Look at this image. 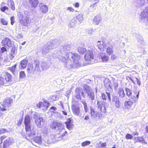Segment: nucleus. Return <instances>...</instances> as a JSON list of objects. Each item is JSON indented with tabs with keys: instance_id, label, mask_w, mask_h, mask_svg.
I'll list each match as a JSON object with an SVG mask.
<instances>
[{
	"instance_id": "1",
	"label": "nucleus",
	"mask_w": 148,
	"mask_h": 148,
	"mask_svg": "<svg viewBox=\"0 0 148 148\" xmlns=\"http://www.w3.org/2000/svg\"><path fill=\"white\" fill-rule=\"evenodd\" d=\"M97 104L98 108L100 111V112H98L95 111V110L92 108L90 109V114L91 116L94 118L98 117L99 119L102 117L103 114H105L106 112V109L105 106H101L100 104V102L97 101Z\"/></svg>"
},
{
	"instance_id": "2",
	"label": "nucleus",
	"mask_w": 148,
	"mask_h": 148,
	"mask_svg": "<svg viewBox=\"0 0 148 148\" xmlns=\"http://www.w3.org/2000/svg\"><path fill=\"white\" fill-rule=\"evenodd\" d=\"M12 81V76L8 72H5L3 77L0 76V86H8Z\"/></svg>"
},
{
	"instance_id": "3",
	"label": "nucleus",
	"mask_w": 148,
	"mask_h": 148,
	"mask_svg": "<svg viewBox=\"0 0 148 148\" xmlns=\"http://www.w3.org/2000/svg\"><path fill=\"white\" fill-rule=\"evenodd\" d=\"M136 94V96H133L132 97V99H133L132 101H126L125 102L124 105L125 108L127 109H131L133 107V103H135L137 101L138 98L139 92H134Z\"/></svg>"
},
{
	"instance_id": "4",
	"label": "nucleus",
	"mask_w": 148,
	"mask_h": 148,
	"mask_svg": "<svg viewBox=\"0 0 148 148\" xmlns=\"http://www.w3.org/2000/svg\"><path fill=\"white\" fill-rule=\"evenodd\" d=\"M19 23L22 26L27 27L30 22V18L29 16H24L20 14L18 16Z\"/></svg>"
},
{
	"instance_id": "5",
	"label": "nucleus",
	"mask_w": 148,
	"mask_h": 148,
	"mask_svg": "<svg viewBox=\"0 0 148 148\" xmlns=\"http://www.w3.org/2000/svg\"><path fill=\"white\" fill-rule=\"evenodd\" d=\"M13 102V99L10 98H8L5 99L3 102L2 105L4 108L0 106V111H4L7 109L5 108L9 107L11 103Z\"/></svg>"
},
{
	"instance_id": "6",
	"label": "nucleus",
	"mask_w": 148,
	"mask_h": 148,
	"mask_svg": "<svg viewBox=\"0 0 148 148\" xmlns=\"http://www.w3.org/2000/svg\"><path fill=\"white\" fill-rule=\"evenodd\" d=\"M30 120V117L28 115H26L25 116L24 124L25 126V130L26 132H31L32 131Z\"/></svg>"
},
{
	"instance_id": "7",
	"label": "nucleus",
	"mask_w": 148,
	"mask_h": 148,
	"mask_svg": "<svg viewBox=\"0 0 148 148\" xmlns=\"http://www.w3.org/2000/svg\"><path fill=\"white\" fill-rule=\"evenodd\" d=\"M94 54L92 51L90 49L86 51L84 58L85 60L87 61H90L94 58Z\"/></svg>"
},
{
	"instance_id": "8",
	"label": "nucleus",
	"mask_w": 148,
	"mask_h": 148,
	"mask_svg": "<svg viewBox=\"0 0 148 148\" xmlns=\"http://www.w3.org/2000/svg\"><path fill=\"white\" fill-rule=\"evenodd\" d=\"M75 92L76 94L75 95V97L78 99L81 100L82 97L80 95V94L82 97H85V95L84 92L82 90V89L80 87L77 88L75 90Z\"/></svg>"
},
{
	"instance_id": "9",
	"label": "nucleus",
	"mask_w": 148,
	"mask_h": 148,
	"mask_svg": "<svg viewBox=\"0 0 148 148\" xmlns=\"http://www.w3.org/2000/svg\"><path fill=\"white\" fill-rule=\"evenodd\" d=\"M1 43L2 45L7 47L9 48L12 46V42L9 38L6 37L3 39L1 41Z\"/></svg>"
},
{
	"instance_id": "10",
	"label": "nucleus",
	"mask_w": 148,
	"mask_h": 148,
	"mask_svg": "<svg viewBox=\"0 0 148 148\" xmlns=\"http://www.w3.org/2000/svg\"><path fill=\"white\" fill-rule=\"evenodd\" d=\"M49 103L45 102H39L37 105V106L38 108H42L44 110H46L49 107Z\"/></svg>"
},
{
	"instance_id": "11",
	"label": "nucleus",
	"mask_w": 148,
	"mask_h": 148,
	"mask_svg": "<svg viewBox=\"0 0 148 148\" xmlns=\"http://www.w3.org/2000/svg\"><path fill=\"white\" fill-rule=\"evenodd\" d=\"M71 109L73 113L75 115L78 116L80 113V108L77 105L74 104L71 106Z\"/></svg>"
},
{
	"instance_id": "12",
	"label": "nucleus",
	"mask_w": 148,
	"mask_h": 148,
	"mask_svg": "<svg viewBox=\"0 0 148 148\" xmlns=\"http://www.w3.org/2000/svg\"><path fill=\"white\" fill-rule=\"evenodd\" d=\"M35 65L34 69V73H36V72H39L40 71L39 66V62L38 60H35L34 61Z\"/></svg>"
},
{
	"instance_id": "13",
	"label": "nucleus",
	"mask_w": 148,
	"mask_h": 148,
	"mask_svg": "<svg viewBox=\"0 0 148 148\" xmlns=\"http://www.w3.org/2000/svg\"><path fill=\"white\" fill-rule=\"evenodd\" d=\"M78 52L81 55H83L86 51V49L84 47L83 45H81L78 47L77 48Z\"/></svg>"
},
{
	"instance_id": "14",
	"label": "nucleus",
	"mask_w": 148,
	"mask_h": 148,
	"mask_svg": "<svg viewBox=\"0 0 148 148\" xmlns=\"http://www.w3.org/2000/svg\"><path fill=\"white\" fill-rule=\"evenodd\" d=\"M112 101L114 102V106L117 108H119L121 106V103L119 98L116 96H114L112 98Z\"/></svg>"
},
{
	"instance_id": "15",
	"label": "nucleus",
	"mask_w": 148,
	"mask_h": 148,
	"mask_svg": "<svg viewBox=\"0 0 148 148\" xmlns=\"http://www.w3.org/2000/svg\"><path fill=\"white\" fill-rule=\"evenodd\" d=\"M100 58L101 59L102 61L103 62H108L109 59V57L103 53H101L100 56Z\"/></svg>"
},
{
	"instance_id": "16",
	"label": "nucleus",
	"mask_w": 148,
	"mask_h": 148,
	"mask_svg": "<svg viewBox=\"0 0 148 148\" xmlns=\"http://www.w3.org/2000/svg\"><path fill=\"white\" fill-rule=\"evenodd\" d=\"M29 3L32 8L36 7L38 3V0H29Z\"/></svg>"
},
{
	"instance_id": "17",
	"label": "nucleus",
	"mask_w": 148,
	"mask_h": 148,
	"mask_svg": "<svg viewBox=\"0 0 148 148\" xmlns=\"http://www.w3.org/2000/svg\"><path fill=\"white\" fill-rule=\"evenodd\" d=\"M97 42V46L100 51H104L106 47V46L104 45V42H102V44L100 43L101 41H98Z\"/></svg>"
},
{
	"instance_id": "18",
	"label": "nucleus",
	"mask_w": 148,
	"mask_h": 148,
	"mask_svg": "<svg viewBox=\"0 0 148 148\" xmlns=\"http://www.w3.org/2000/svg\"><path fill=\"white\" fill-rule=\"evenodd\" d=\"M117 93L120 98H123L125 96V94L123 88H119Z\"/></svg>"
},
{
	"instance_id": "19",
	"label": "nucleus",
	"mask_w": 148,
	"mask_h": 148,
	"mask_svg": "<svg viewBox=\"0 0 148 148\" xmlns=\"http://www.w3.org/2000/svg\"><path fill=\"white\" fill-rule=\"evenodd\" d=\"M61 125V123L57 121H54L52 122L50 126L52 129H55L56 127H60Z\"/></svg>"
},
{
	"instance_id": "20",
	"label": "nucleus",
	"mask_w": 148,
	"mask_h": 148,
	"mask_svg": "<svg viewBox=\"0 0 148 148\" xmlns=\"http://www.w3.org/2000/svg\"><path fill=\"white\" fill-rule=\"evenodd\" d=\"M71 58L73 60V62L78 61L80 59V56L77 53H71Z\"/></svg>"
},
{
	"instance_id": "21",
	"label": "nucleus",
	"mask_w": 148,
	"mask_h": 148,
	"mask_svg": "<svg viewBox=\"0 0 148 148\" xmlns=\"http://www.w3.org/2000/svg\"><path fill=\"white\" fill-rule=\"evenodd\" d=\"M84 89L88 95L93 92L92 89L89 86L85 85L84 86Z\"/></svg>"
},
{
	"instance_id": "22",
	"label": "nucleus",
	"mask_w": 148,
	"mask_h": 148,
	"mask_svg": "<svg viewBox=\"0 0 148 148\" xmlns=\"http://www.w3.org/2000/svg\"><path fill=\"white\" fill-rule=\"evenodd\" d=\"M113 49V47L112 46L108 47L106 48V51L108 55L110 56L114 52Z\"/></svg>"
},
{
	"instance_id": "23",
	"label": "nucleus",
	"mask_w": 148,
	"mask_h": 148,
	"mask_svg": "<svg viewBox=\"0 0 148 148\" xmlns=\"http://www.w3.org/2000/svg\"><path fill=\"white\" fill-rule=\"evenodd\" d=\"M111 82L108 79H105L104 81V84L105 87L107 88H111L110 84Z\"/></svg>"
},
{
	"instance_id": "24",
	"label": "nucleus",
	"mask_w": 148,
	"mask_h": 148,
	"mask_svg": "<svg viewBox=\"0 0 148 148\" xmlns=\"http://www.w3.org/2000/svg\"><path fill=\"white\" fill-rule=\"evenodd\" d=\"M16 53V51L15 47H12L11 51L9 56L10 60L14 58Z\"/></svg>"
},
{
	"instance_id": "25",
	"label": "nucleus",
	"mask_w": 148,
	"mask_h": 148,
	"mask_svg": "<svg viewBox=\"0 0 148 148\" xmlns=\"http://www.w3.org/2000/svg\"><path fill=\"white\" fill-rule=\"evenodd\" d=\"M8 5L10 8L13 11L15 10V4L12 0H10L8 2Z\"/></svg>"
},
{
	"instance_id": "26",
	"label": "nucleus",
	"mask_w": 148,
	"mask_h": 148,
	"mask_svg": "<svg viewBox=\"0 0 148 148\" xmlns=\"http://www.w3.org/2000/svg\"><path fill=\"white\" fill-rule=\"evenodd\" d=\"M34 140L36 143L41 144L42 143V139L41 136H36L34 138Z\"/></svg>"
},
{
	"instance_id": "27",
	"label": "nucleus",
	"mask_w": 148,
	"mask_h": 148,
	"mask_svg": "<svg viewBox=\"0 0 148 148\" xmlns=\"http://www.w3.org/2000/svg\"><path fill=\"white\" fill-rule=\"evenodd\" d=\"M40 9L43 13H46L48 11V7L46 5L40 6Z\"/></svg>"
},
{
	"instance_id": "28",
	"label": "nucleus",
	"mask_w": 148,
	"mask_h": 148,
	"mask_svg": "<svg viewBox=\"0 0 148 148\" xmlns=\"http://www.w3.org/2000/svg\"><path fill=\"white\" fill-rule=\"evenodd\" d=\"M28 61L27 59H25L23 60L21 62V66L23 69L25 68L27 64Z\"/></svg>"
},
{
	"instance_id": "29",
	"label": "nucleus",
	"mask_w": 148,
	"mask_h": 148,
	"mask_svg": "<svg viewBox=\"0 0 148 148\" xmlns=\"http://www.w3.org/2000/svg\"><path fill=\"white\" fill-rule=\"evenodd\" d=\"M101 20V18L100 16H96L94 17V18L93 19V21L96 25H98L99 23Z\"/></svg>"
},
{
	"instance_id": "30",
	"label": "nucleus",
	"mask_w": 148,
	"mask_h": 148,
	"mask_svg": "<svg viewBox=\"0 0 148 148\" xmlns=\"http://www.w3.org/2000/svg\"><path fill=\"white\" fill-rule=\"evenodd\" d=\"M27 71L29 73L32 71H34V67L32 63H29Z\"/></svg>"
},
{
	"instance_id": "31",
	"label": "nucleus",
	"mask_w": 148,
	"mask_h": 148,
	"mask_svg": "<svg viewBox=\"0 0 148 148\" xmlns=\"http://www.w3.org/2000/svg\"><path fill=\"white\" fill-rule=\"evenodd\" d=\"M42 119L41 118H38L36 119L35 122L38 127H40L41 122L42 121Z\"/></svg>"
},
{
	"instance_id": "32",
	"label": "nucleus",
	"mask_w": 148,
	"mask_h": 148,
	"mask_svg": "<svg viewBox=\"0 0 148 148\" xmlns=\"http://www.w3.org/2000/svg\"><path fill=\"white\" fill-rule=\"evenodd\" d=\"M125 90L127 95L128 97H130L132 96V91L131 90L127 87L125 88Z\"/></svg>"
},
{
	"instance_id": "33",
	"label": "nucleus",
	"mask_w": 148,
	"mask_h": 148,
	"mask_svg": "<svg viewBox=\"0 0 148 148\" xmlns=\"http://www.w3.org/2000/svg\"><path fill=\"white\" fill-rule=\"evenodd\" d=\"M96 3H95L92 4L90 6V10L93 12L94 10L96 9Z\"/></svg>"
},
{
	"instance_id": "34",
	"label": "nucleus",
	"mask_w": 148,
	"mask_h": 148,
	"mask_svg": "<svg viewBox=\"0 0 148 148\" xmlns=\"http://www.w3.org/2000/svg\"><path fill=\"white\" fill-rule=\"evenodd\" d=\"M91 143L90 141L86 140L83 142L81 144V145L82 147H85L90 145Z\"/></svg>"
},
{
	"instance_id": "35",
	"label": "nucleus",
	"mask_w": 148,
	"mask_h": 148,
	"mask_svg": "<svg viewBox=\"0 0 148 148\" xmlns=\"http://www.w3.org/2000/svg\"><path fill=\"white\" fill-rule=\"evenodd\" d=\"M16 64L11 67H9L8 68V70L12 72H14L16 69Z\"/></svg>"
},
{
	"instance_id": "36",
	"label": "nucleus",
	"mask_w": 148,
	"mask_h": 148,
	"mask_svg": "<svg viewBox=\"0 0 148 148\" xmlns=\"http://www.w3.org/2000/svg\"><path fill=\"white\" fill-rule=\"evenodd\" d=\"M99 143L100 145H98L99 148H101L105 147L106 146V142L102 143L101 141H100Z\"/></svg>"
},
{
	"instance_id": "37",
	"label": "nucleus",
	"mask_w": 148,
	"mask_h": 148,
	"mask_svg": "<svg viewBox=\"0 0 148 148\" xmlns=\"http://www.w3.org/2000/svg\"><path fill=\"white\" fill-rule=\"evenodd\" d=\"M82 103L84 105V108L85 112H88V109L86 103L85 102H83Z\"/></svg>"
},
{
	"instance_id": "38",
	"label": "nucleus",
	"mask_w": 148,
	"mask_h": 148,
	"mask_svg": "<svg viewBox=\"0 0 148 148\" xmlns=\"http://www.w3.org/2000/svg\"><path fill=\"white\" fill-rule=\"evenodd\" d=\"M19 76L21 78H25V74L24 71H20L19 73Z\"/></svg>"
},
{
	"instance_id": "39",
	"label": "nucleus",
	"mask_w": 148,
	"mask_h": 148,
	"mask_svg": "<svg viewBox=\"0 0 148 148\" xmlns=\"http://www.w3.org/2000/svg\"><path fill=\"white\" fill-rule=\"evenodd\" d=\"M1 23L3 25H6L8 24V22L4 18H1Z\"/></svg>"
},
{
	"instance_id": "40",
	"label": "nucleus",
	"mask_w": 148,
	"mask_h": 148,
	"mask_svg": "<svg viewBox=\"0 0 148 148\" xmlns=\"http://www.w3.org/2000/svg\"><path fill=\"white\" fill-rule=\"evenodd\" d=\"M8 10V8L5 6L1 7L0 8L1 11L3 12H4L6 10Z\"/></svg>"
},
{
	"instance_id": "41",
	"label": "nucleus",
	"mask_w": 148,
	"mask_h": 148,
	"mask_svg": "<svg viewBox=\"0 0 148 148\" xmlns=\"http://www.w3.org/2000/svg\"><path fill=\"white\" fill-rule=\"evenodd\" d=\"M66 127L69 130H71L73 128V124H66Z\"/></svg>"
},
{
	"instance_id": "42",
	"label": "nucleus",
	"mask_w": 148,
	"mask_h": 148,
	"mask_svg": "<svg viewBox=\"0 0 148 148\" xmlns=\"http://www.w3.org/2000/svg\"><path fill=\"white\" fill-rule=\"evenodd\" d=\"M125 137L127 139H132L133 137L131 134L127 133Z\"/></svg>"
},
{
	"instance_id": "43",
	"label": "nucleus",
	"mask_w": 148,
	"mask_h": 148,
	"mask_svg": "<svg viewBox=\"0 0 148 148\" xmlns=\"http://www.w3.org/2000/svg\"><path fill=\"white\" fill-rule=\"evenodd\" d=\"M88 95L89 96V97L91 99V100H93L94 99V93L93 92L89 95Z\"/></svg>"
},
{
	"instance_id": "44",
	"label": "nucleus",
	"mask_w": 148,
	"mask_h": 148,
	"mask_svg": "<svg viewBox=\"0 0 148 148\" xmlns=\"http://www.w3.org/2000/svg\"><path fill=\"white\" fill-rule=\"evenodd\" d=\"M76 19L78 20L79 22H80L82 20V16L80 14H79L76 17Z\"/></svg>"
},
{
	"instance_id": "45",
	"label": "nucleus",
	"mask_w": 148,
	"mask_h": 148,
	"mask_svg": "<svg viewBox=\"0 0 148 148\" xmlns=\"http://www.w3.org/2000/svg\"><path fill=\"white\" fill-rule=\"evenodd\" d=\"M101 97L102 99L104 100H106L107 99V96L104 93H103L101 94Z\"/></svg>"
},
{
	"instance_id": "46",
	"label": "nucleus",
	"mask_w": 148,
	"mask_h": 148,
	"mask_svg": "<svg viewBox=\"0 0 148 148\" xmlns=\"http://www.w3.org/2000/svg\"><path fill=\"white\" fill-rule=\"evenodd\" d=\"M8 132L5 129L3 128L2 129H0V132L1 134H2L5 133L6 132Z\"/></svg>"
},
{
	"instance_id": "47",
	"label": "nucleus",
	"mask_w": 148,
	"mask_h": 148,
	"mask_svg": "<svg viewBox=\"0 0 148 148\" xmlns=\"http://www.w3.org/2000/svg\"><path fill=\"white\" fill-rule=\"evenodd\" d=\"M7 49L5 47H2L1 48V54H2V53L5 52L7 51Z\"/></svg>"
},
{
	"instance_id": "48",
	"label": "nucleus",
	"mask_w": 148,
	"mask_h": 148,
	"mask_svg": "<svg viewBox=\"0 0 148 148\" xmlns=\"http://www.w3.org/2000/svg\"><path fill=\"white\" fill-rule=\"evenodd\" d=\"M111 57L110 58L112 60H114L116 58V55L115 54H112L110 55Z\"/></svg>"
},
{
	"instance_id": "49",
	"label": "nucleus",
	"mask_w": 148,
	"mask_h": 148,
	"mask_svg": "<svg viewBox=\"0 0 148 148\" xmlns=\"http://www.w3.org/2000/svg\"><path fill=\"white\" fill-rule=\"evenodd\" d=\"M11 24L13 25L14 23V16H12L10 17Z\"/></svg>"
},
{
	"instance_id": "50",
	"label": "nucleus",
	"mask_w": 148,
	"mask_h": 148,
	"mask_svg": "<svg viewBox=\"0 0 148 148\" xmlns=\"http://www.w3.org/2000/svg\"><path fill=\"white\" fill-rule=\"evenodd\" d=\"M134 140L135 141V142H140L141 141L140 137H135L134 138Z\"/></svg>"
},
{
	"instance_id": "51",
	"label": "nucleus",
	"mask_w": 148,
	"mask_h": 148,
	"mask_svg": "<svg viewBox=\"0 0 148 148\" xmlns=\"http://www.w3.org/2000/svg\"><path fill=\"white\" fill-rule=\"evenodd\" d=\"M71 118H69L67 119V121L65 122V124H71Z\"/></svg>"
},
{
	"instance_id": "52",
	"label": "nucleus",
	"mask_w": 148,
	"mask_h": 148,
	"mask_svg": "<svg viewBox=\"0 0 148 148\" xmlns=\"http://www.w3.org/2000/svg\"><path fill=\"white\" fill-rule=\"evenodd\" d=\"M62 132V131L60 132L59 133V134H61L60 137H62L64 136L67 133V132L66 131H64V132L62 134L61 132Z\"/></svg>"
},
{
	"instance_id": "53",
	"label": "nucleus",
	"mask_w": 148,
	"mask_h": 148,
	"mask_svg": "<svg viewBox=\"0 0 148 148\" xmlns=\"http://www.w3.org/2000/svg\"><path fill=\"white\" fill-rule=\"evenodd\" d=\"M23 120L22 119L19 120L18 121V122L17 123V125L18 126H20L22 124Z\"/></svg>"
},
{
	"instance_id": "54",
	"label": "nucleus",
	"mask_w": 148,
	"mask_h": 148,
	"mask_svg": "<svg viewBox=\"0 0 148 148\" xmlns=\"http://www.w3.org/2000/svg\"><path fill=\"white\" fill-rule=\"evenodd\" d=\"M67 10H69L71 12H73L75 11V9L72 7H69L67 8Z\"/></svg>"
},
{
	"instance_id": "55",
	"label": "nucleus",
	"mask_w": 148,
	"mask_h": 148,
	"mask_svg": "<svg viewBox=\"0 0 148 148\" xmlns=\"http://www.w3.org/2000/svg\"><path fill=\"white\" fill-rule=\"evenodd\" d=\"M7 136H1L0 137V140L1 142H2L3 140Z\"/></svg>"
},
{
	"instance_id": "56",
	"label": "nucleus",
	"mask_w": 148,
	"mask_h": 148,
	"mask_svg": "<svg viewBox=\"0 0 148 148\" xmlns=\"http://www.w3.org/2000/svg\"><path fill=\"white\" fill-rule=\"evenodd\" d=\"M106 93L107 95L108 98L109 99L110 101H111V98L110 97V94L109 92H106Z\"/></svg>"
},
{
	"instance_id": "57",
	"label": "nucleus",
	"mask_w": 148,
	"mask_h": 148,
	"mask_svg": "<svg viewBox=\"0 0 148 148\" xmlns=\"http://www.w3.org/2000/svg\"><path fill=\"white\" fill-rule=\"evenodd\" d=\"M57 98V96L56 95H53L52 96L51 99L53 101H56V100Z\"/></svg>"
},
{
	"instance_id": "58",
	"label": "nucleus",
	"mask_w": 148,
	"mask_h": 148,
	"mask_svg": "<svg viewBox=\"0 0 148 148\" xmlns=\"http://www.w3.org/2000/svg\"><path fill=\"white\" fill-rule=\"evenodd\" d=\"M74 7L75 8H78L79 6V4L78 3L76 2L73 4Z\"/></svg>"
},
{
	"instance_id": "59",
	"label": "nucleus",
	"mask_w": 148,
	"mask_h": 148,
	"mask_svg": "<svg viewBox=\"0 0 148 148\" xmlns=\"http://www.w3.org/2000/svg\"><path fill=\"white\" fill-rule=\"evenodd\" d=\"M89 119V116L88 115H86L84 118V120H87Z\"/></svg>"
},
{
	"instance_id": "60",
	"label": "nucleus",
	"mask_w": 148,
	"mask_h": 148,
	"mask_svg": "<svg viewBox=\"0 0 148 148\" xmlns=\"http://www.w3.org/2000/svg\"><path fill=\"white\" fill-rule=\"evenodd\" d=\"M50 109H52L54 110H56V108L54 106H52L51 107Z\"/></svg>"
},
{
	"instance_id": "61",
	"label": "nucleus",
	"mask_w": 148,
	"mask_h": 148,
	"mask_svg": "<svg viewBox=\"0 0 148 148\" xmlns=\"http://www.w3.org/2000/svg\"><path fill=\"white\" fill-rule=\"evenodd\" d=\"M145 130L146 132L148 133V125L146 126Z\"/></svg>"
},
{
	"instance_id": "62",
	"label": "nucleus",
	"mask_w": 148,
	"mask_h": 148,
	"mask_svg": "<svg viewBox=\"0 0 148 148\" xmlns=\"http://www.w3.org/2000/svg\"><path fill=\"white\" fill-rule=\"evenodd\" d=\"M62 112L65 115H67V113L66 112L64 111H62Z\"/></svg>"
},
{
	"instance_id": "63",
	"label": "nucleus",
	"mask_w": 148,
	"mask_h": 148,
	"mask_svg": "<svg viewBox=\"0 0 148 148\" xmlns=\"http://www.w3.org/2000/svg\"><path fill=\"white\" fill-rule=\"evenodd\" d=\"M134 135H138V133L137 132H136L135 133V134H134Z\"/></svg>"
},
{
	"instance_id": "64",
	"label": "nucleus",
	"mask_w": 148,
	"mask_h": 148,
	"mask_svg": "<svg viewBox=\"0 0 148 148\" xmlns=\"http://www.w3.org/2000/svg\"><path fill=\"white\" fill-rule=\"evenodd\" d=\"M3 114L1 112H0V116H2L3 115Z\"/></svg>"
}]
</instances>
